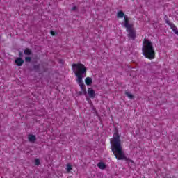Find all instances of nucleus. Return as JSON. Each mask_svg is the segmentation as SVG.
I'll list each match as a JSON object with an SVG mask.
<instances>
[{
	"mask_svg": "<svg viewBox=\"0 0 178 178\" xmlns=\"http://www.w3.org/2000/svg\"><path fill=\"white\" fill-rule=\"evenodd\" d=\"M111 151L113 152L114 156H115L118 161H122L124 159V161H130L132 162L130 159H128L124 155V152H123V149L122 147V140H120V135H119V131L118 129H115L113 134V138L111 139Z\"/></svg>",
	"mask_w": 178,
	"mask_h": 178,
	"instance_id": "nucleus-1",
	"label": "nucleus"
},
{
	"mask_svg": "<svg viewBox=\"0 0 178 178\" xmlns=\"http://www.w3.org/2000/svg\"><path fill=\"white\" fill-rule=\"evenodd\" d=\"M72 67L73 72L77 77L76 81L82 90L83 95H87V89H86V85L83 82V74H87V67L81 63L72 64Z\"/></svg>",
	"mask_w": 178,
	"mask_h": 178,
	"instance_id": "nucleus-2",
	"label": "nucleus"
},
{
	"mask_svg": "<svg viewBox=\"0 0 178 178\" xmlns=\"http://www.w3.org/2000/svg\"><path fill=\"white\" fill-rule=\"evenodd\" d=\"M142 54L145 56V58L147 59H154L155 58V50H154V46L151 40L144 39L142 47Z\"/></svg>",
	"mask_w": 178,
	"mask_h": 178,
	"instance_id": "nucleus-3",
	"label": "nucleus"
},
{
	"mask_svg": "<svg viewBox=\"0 0 178 178\" xmlns=\"http://www.w3.org/2000/svg\"><path fill=\"white\" fill-rule=\"evenodd\" d=\"M127 32L129 33L127 34L128 38H130L131 40L134 41V40H136V30L134 29L133 26L127 28Z\"/></svg>",
	"mask_w": 178,
	"mask_h": 178,
	"instance_id": "nucleus-4",
	"label": "nucleus"
},
{
	"mask_svg": "<svg viewBox=\"0 0 178 178\" xmlns=\"http://www.w3.org/2000/svg\"><path fill=\"white\" fill-rule=\"evenodd\" d=\"M124 26H125V28L129 29L130 27H133V25L129 24V17H127V15H124Z\"/></svg>",
	"mask_w": 178,
	"mask_h": 178,
	"instance_id": "nucleus-5",
	"label": "nucleus"
},
{
	"mask_svg": "<svg viewBox=\"0 0 178 178\" xmlns=\"http://www.w3.org/2000/svg\"><path fill=\"white\" fill-rule=\"evenodd\" d=\"M40 67V64L33 65V70L37 73H40V72H47V68H43V70L41 71Z\"/></svg>",
	"mask_w": 178,
	"mask_h": 178,
	"instance_id": "nucleus-6",
	"label": "nucleus"
},
{
	"mask_svg": "<svg viewBox=\"0 0 178 178\" xmlns=\"http://www.w3.org/2000/svg\"><path fill=\"white\" fill-rule=\"evenodd\" d=\"M88 94L90 98H95V91L91 88H88Z\"/></svg>",
	"mask_w": 178,
	"mask_h": 178,
	"instance_id": "nucleus-7",
	"label": "nucleus"
},
{
	"mask_svg": "<svg viewBox=\"0 0 178 178\" xmlns=\"http://www.w3.org/2000/svg\"><path fill=\"white\" fill-rule=\"evenodd\" d=\"M23 63H24V60H23V58H17L15 60V64L17 65V66H23Z\"/></svg>",
	"mask_w": 178,
	"mask_h": 178,
	"instance_id": "nucleus-8",
	"label": "nucleus"
},
{
	"mask_svg": "<svg viewBox=\"0 0 178 178\" xmlns=\"http://www.w3.org/2000/svg\"><path fill=\"white\" fill-rule=\"evenodd\" d=\"M28 140L30 143H35L37 138L34 135H29Z\"/></svg>",
	"mask_w": 178,
	"mask_h": 178,
	"instance_id": "nucleus-9",
	"label": "nucleus"
},
{
	"mask_svg": "<svg viewBox=\"0 0 178 178\" xmlns=\"http://www.w3.org/2000/svg\"><path fill=\"white\" fill-rule=\"evenodd\" d=\"M85 84H86V86H91V84H92V79L91 77H86Z\"/></svg>",
	"mask_w": 178,
	"mask_h": 178,
	"instance_id": "nucleus-10",
	"label": "nucleus"
},
{
	"mask_svg": "<svg viewBox=\"0 0 178 178\" xmlns=\"http://www.w3.org/2000/svg\"><path fill=\"white\" fill-rule=\"evenodd\" d=\"M24 55H26L29 56L31 55V54H33V51H31V49L26 48L24 51Z\"/></svg>",
	"mask_w": 178,
	"mask_h": 178,
	"instance_id": "nucleus-11",
	"label": "nucleus"
},
{
	"mask_svg": "<svg viewBox=\"0 0 178 178\" xmlns=\"http://www.w3.org/2000/svg\"><path fill=\"white\" fill-rule=\"evenodd\" d=\"M117 17H118V19H122V18L124 17V13L123 11H119L117 13Z\"/></svg>",
	"mask_w": 178,
	"mask_h": 178,
	"instance_id": "nucleus-12",
	"label": "nucleus"
},
{
	"mask_svg": "<svg viewBox=\"0 0 178 178\" xmlns=\"http://www.w3.org/2000/svg\"><path fill=\"white\" fill-rule=\"evenodd\" d=\"M170 29H172L175 34H178V29L177 27H176V26L175 25V24H172V25H171Z\"/></svg>",
	"mask_w": 178,
	"mask_h": 178,
	"instance_id": "nucleus-13",
	"label": "nucleus"
},
{
	"mask_svg": "<svg viewBox=\"0 0 178 178\" xmlns=\"http://www.w3.org/2000/svg\"><path fill=\"white\" fill-rule=\"evenodd\" d=\"M97 166L99 169H102V170L106 169V165L102 162L98 163Z\"/></svg>",
	"mask_w": 178,
	"mask_h": 178,
	"instance_id": "nucleus-14",
	"label": "nucleus"
},
{
	"mask_svg": "<svg viewBox=\"0 0 178 178\" xmlns=\"http://www.w3.org/2000/svg\"><path fill=\"white\" fill-rule=\"evenodd\" d=\"M125 95L127 97H128V98H129V99H134V95L130 94L129 92H126Z\"/></svg>",
	"mask_w": 178,
	"mask_h": 178,
	"instance_id": "nucleus-15",
	"label": "nucleus"
},
{
	"mask_svg": "<svg viewBox=\"0 0 178 178\" xmlns=\"http://www.w3.org/2000/svg\"><path fill=\"white\" fill-rule=\"evenodd\" d=\"M71 170H73V168L72 167V165L67 164V173H70Z\"/></svg>",
	"mask_w": 178,
	"mask_h": 178,
	"instance_id": "nucleus-16",
	"label": "nucleus"
},
{
	"mask_svg": "<svg viewBox=\"0 0 178 178\" xmlns=\"http://www.w3.org/2000/svg\"><path fill=\"white\" fill-rule=\"evenodd\" d=\"M165 23H167V24H168V26H170V27H171L173 25V23H171L170 21H169V18L168 17V16L165 15Z\"/></svg>",
	"mask_w": 178,
	"mask_h": 178,
	"instance_id": "nucleus-17",
	"label": "nucleus"
},
{
	"mask_svg": "<svg viewBox=\"0 0 178 178\" xmlns=\"http://www.w3.org/2000/svg\"><path fill=\"white\" fill-rule=\"evenodd\" d=\"M35 165L36 166H40V165H41V161H40V159H35Z\"/></svg>",
	"mask_w": 178,
	"mask_h": 178,
	"instance_id": "nucleus-18",
	"label": "nucleus"
},
{
	"mask_svg": "<svg viewBox=\"0 0 178 178\" xmlns=\"http://www.w3.org/2000/svg\"><path fill=\"white\" fill-rule=\"evenodd\" d=\"M25 62H31V57L30 56H27V57H25Z\"/></svg>",
	"mask_w": 178,
	"mask_h": 178,
	"instance_id": "nucleus-19",
	"label": "nucleus"
},
{
	"mask_svg": "<svg viewBox=\"0 0 178 178\" xmlns=\"http://www.w3.org/2000/svg\"><path fill=\"white\" fill-rule=\"evenodd\" d=\"M83 94H84V93H83V90L77 92V95H79V97H81V95H83Z\"/></svg>",
	"mask_w": 178,
	"mask_h": 178,
	"instance_id": "nucleus-20",
	"label": "nucleus"
},
{
	"mask_svg": "<svg viewBox=\"0 0 178 178\" xmlns=\"http://www.w3.org/2000/svg\"><path fill=\"white\" fill-rule=\"evenodd\" d=\"M71 10H72V12L77 10V6H74V7H72Z\"/></svg>",
	"mask_w": 178,
	"mask_h": 178,
	"instance_id": "nucleus-21",
	"label": "nucleus"
},
{
	"mask_svg": "<svg viewBox=\"0 0 178 178\" xmlns=\"http://www.w3.org/2000/svg\"><path fill=\"white\" fill-rule=\"evenodd\" d=\"M50 34H51L53 36L56 35V33L54 31H51Z\"/></svg>",
	"mask_w": 178,
	"mask_h": 178,
	"instance_id": "nucleus-22",
	"label": "nucleus"
},
{
	"mask_svg": "<svg viewBox=\"0 0 178 178\" xmlns=\"http://www.w3.org/2000/svg\"><path fill=\"white\" fill-rule=\"evenodd\" d=\"M19 57H18V58H23V56H24L23 52L19 51Z\"/></svg>",
	"mask_w": 178,
	"mask_h": 178,
	"instance_id": "nucleus-23",
	"label": "nucleus"
},
{
	"mask_svg": "<svg viewBox=\"0 0 178 178\" xmlns=\"http://www.w3.org/2000/svg\"><path fill=\"white\" fill-rule=\"evenodd\" d=\"M59 63H63V60H59Z\"/></svg>",
	"mask_w": 178,
	"mask_h": 178,
	"instance_id": "nucleus-24",
	"label": "nucleus"
},
{
	"mask_svg": "<svg viewBox=\"0 0 178 178\" xmlns=\"http://www.w3.org/2000/svg\"><path fill=\"white\" fill-rule=\"evenodd\" d=\"M87 101H90V98L86 97Z\"/></svg>",
	"mask_w": 178,
	"mask_h": 178,
	"instance_id": "nucleus-25",
	"label": "nucleus"
},
{
	"mask_svg": "<svg viewBox=\"0 0 178 178\" xmlns=\"http://www.w3.org/2000/svg\"><path fill=\"white\" fill-rule=\"evenodd\" d=\"M152 66H154V63H152Z\"/></svg>",
	"mask_w": 178,
	"mask_h": 178,
	"instance_id": "nucleus-26",
	"label": "nucleus"
}]
</instances>
